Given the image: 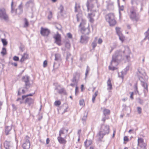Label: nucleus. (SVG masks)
<instances>
[{
	"label": "nucleus",
	"mask_w": 149,
	"mask_h": 149,
	"mask_svg": "<svg viewBox=\"0 0 149 149\" xmlns=\"http://www.w3.org/2000/svg\"><path fill=\"white\" fill-rule=\"evenodd\" d=\"M131 53V52L128 47L125 48L123 51H117L112 56V60L111 62V66H109L110 70H114L116 69L114 66L118 64V62L124 58L125 56L127 61L130 60V57L128 56Z\"/></svg>",
	"instance_id": "nucleus-1"
},
{
	"label": "nucleus",
	"mask_w": 149,
	"mask_h": 149,
	"mask_svg": "<svg viewBox=\"0 0 149 149\" xmlns=\"http://www.w3.org/2000/svg\"><path fill=\"white\" fill-rule=\"evenodd\" d=\"M109 132V125H101L100 131L97 135V138L99 141H101L104 136L108 134Z\"/></svg>",
	"instance_id": "nucleus-2"
},
{
	"label": "nucleus",
	"mask_w": 149,
	"mask_h": 149,
	"mask_svg": "<svg viewBox=\"0 0 149 149\" xmlns=\"http://www.w3.org/2000/svg\"><path fill=\"white\" fill-rule=\"evenodd\" d=\"M105 18L110 25H114L116 24V21L115 19L113 14L112 13L108 14L106 16Z\"/></svg>",
	"instance_id": "nucleus-3"
},
{
	"label": "nucleus",
	"mask_w": 149,
	"mask_h": 149,
	"mask_svg": "<svg viewBox=\"0 0 149 149\" xmlns=\"http://www.w3.org/2000/svg\"><path fill=\"white\" fill-rule=\"evenodd\" d=\"M0 19L8 22L9 20V17L6 14L5 9L3 8H0Z\"/></svg>",
	"instance_id": "nucleus-4"
},
{
	"label": "nucleus",
	"mask_w": 149,
	"mask_h": 149,
	"mask_svg": "<svg viewBox=\"0 0 149 149\" xmlns=\"http://www.w3.org/2000/svg\"><path fill=\"white\" fill-rule=\"evenodd\" d=\"M97 0H87L86 6L87 8L88 12H91L93 11V9L94 7V3H97Z\"/></svg>",
	"instance_id": "nucleus-5"
},
{
	"label": "nucleus",
	"mask_w": 149,
	"mask_h": 149,
	"mask_svg": "<svg viewBox=\"0 0 149 149\" xmlns=\"http://www.w3.org/2000/svg\"><path fill=\"white\" fill-rule=\"evenodd\" d=\"M136 10L133 8H132L130 10L129 15L131 19L137 21L139 19V15L136 13Z\"/></svg>",
	"instance_id": "nucleus-6"
},
{
	"label": "nucleus",
	"mask_w": 149,
	"mask_h": 149,
	"mask_svg": "<svg viewBox=\"0 0 149 149\" xmlns=\"http://www.w3.org/2000/svg\"><path fill=\"white\" fill-rule=\"evenodd\" d=\"M79 77V74L76 73L75 75H74L73 78L71 80L72 83H71L70 85L73 87L77 86L78 80Z\"/></svg>",
	"instance_id": "nucleus-7"
},
{
	"label": "nucleus",
	"mask_w": 149,
	"mask_h": 149,
	"mask_svg": "<svg viewBox=\"0 0 149 149\" xmlns=\"http://www.w3.org/2000/svg\"><path fill=\"white\" fill-rule=\"evenodd\" d=\"M29 137L26 136L24 139V142L22 147L23 149H29L30 146V143L29 140Z\"/></svg>",
	"instance_id": "nucleus-8"
},
{
	"label": "nucleus",
	"mask_w": 149,
	"mask_h": 149,
	"mask_svg": "<svg viewBox=\"0 0 149 149\" xmlns=\"http://www.w3.org/2000/svg\"><path fill=\"white\" fill-rule=\"evenodd\" d=\"M22 81L25 83V86L26 88L30 87L31 86V84H30L29 80V77L28 76H25L23 77H22Z\"/></svg>",
	"instance_id": "nucleus-9"
},
{
	"label": "nucleus",
	"mask_w": 149,
	"mask_h": 149,
	"mask_svg": "<svg viewBox=\"0 0 149 149\" xmlns=\"http://www.w3.org/2000/svg\"><path fill=\"white\" fill-rule=\"evenodd\" d=\"M40 33L43 36H47L50 33V31L47 28L41 27V28Z\"/></svg>",
	"instance_id": "nucleus-10"
},
{
	"label": "nucleus",
	"mask_w": 149,
	"mask_h": 149,
	"mask_svg": "<svg viewBox=\"0 0 149 149\" xmlns=\"http://www.w3.org/2000/svg\"><path fill=\"white\" fill-rule=\"evenodd\" d=\"M96 11H93L91 13H89L88 14L87 18L89 21L91 23H93L94 21V17L95 15V13Z\"/></svg>",
	"instance_id": "nucleus-11"
},
{
	"label": "nucleus",
	"mask_w": 149,
	"mask_h": 149,
	"mask_svg": "<svg viewBox=\"0 0 149 149\" xmlns=\"http://www.w3.org/2000/svg\"><path fill=\"white\" fill-rule=\"evenodd\" d=\"M138 145L141 148H146L147 144L144 141L143 139L142 138H138Z\"/></svg>",
	"instance_id": "nucleus-12"
},
{
	"label": "nucleus",
	"mask_w": 149,
	"mask_h": 149,
	"mask_svg": "<svg viewBox=\"0 0 149 149\" xmlns=\"http://www.w3.org/2000/svg\"><path fill=\"white\" fill-rule=\"evenodd\" d=\"M53 38L55 40V42L59 45H61V35L58 33H57L54 36Z\"/></svg>",
	"instance_id": "nucleus-13"
},
{
	"label": "nucleus",
	"mask_w": 149,
	"mask_h": 149,
	"mask_svg": "<svg viewBox=\"0 0 149 149\" xmlns=\"http://www.w3.org/2000/svg\"><path fill=\"white\" fill-rule=\"evenodd\" d=\"M139 79L141 82V84L142 86L144 88V93H146L148 91V85L146 83L142 81L143 78L142 77H140Z\"/></svg>",
	"instance_id": "nucleus-14"
},
{
	"label": "nucleus",
	"mask_w": 149,
	"mask_h": 149,
	"mask_svg": "<svg viewBox=\"0 0 149 149\" xmlns=\"http://www.w3.org/2000/svg\"><path fill=\"white\" fill-rule=\"evenodd\" d=\"M34 100L31 98H27L25 100V103L28 104L29 106L33 105Z\"/></svg>",
	"instance_id": "nucleus-15"
},
{
	"label": "nucleus",
	"mask_w": 149,
	"mask_h": 149,
	"mask_svg": "<svg viewBox=\"0 0 149 149\" xmlns=\"http://www.w3.org/2000/svg\"><path fill=\"white\" fill-rule=\"evenodd\" d=\"M89 39V37L86 36L85 35L81 36L80 42L82 43L86 44L87 42Z\"/></svg>",
	"instance_id": "nucleus-16"
},
{
	"label": "nucleus",
	"mask_w": 149,
	"mask_h": 149,
	"mask_svg": "<svg viewBox=\"0 0 149 149\" xmlns=\"http://www.w3.org/2000/svg\"><path fill=\"white\" fill-rule=\"evenodd\" d=\"M30 87H28L27 88H26V86L24 88H20L18 92V95H20L22 94H23L26 93L28 91V89Z\"/></svg>",
	"instance_id": "nucleus-17"
},
{
	"label": "nucleus",
	"mask_w": 149,
	"mask_h": 149,
	"mask_svg": "<svg viewBox=\"0 0 149 149\" xmlns=\"http://www.w3.org/2000/svg\"><path fill=\"white\" fill-rule=\"evenodd\" d=\"M129 66H127L124 69V70L121 72V74H120V73H118V76L120 77H121L122 79H123L124 75L125 74L126 72L129 70Z\"/></svg>",
	"instance_id": "nucleus-18"
},
{
	"label": "nucleus",
	"mask_w": 149,
	"mask_h": 149,
	"mask_svg": "<svg viewBox=\"0 0 149 149\" xmlns=\"http://www.w3.org/2000/svg\"><path fill=\"white\" fill-rule=\"evenodd\" d=\"M81 31L82 33L85 35H88L90 33V29L88 27L87 28L82 27L81 28Z\"/></svg>",
	"instance_id": "nucleus-19"
},
{
	"label": "nucleus",
	"mask_w": 149,
	"mask_h": 149,
	"mask_svg": "<svg viewBox=\"0 0 149 149\" xmlns=\"http://www.w3.org/2000/svg\"><path fill=\"white\" fill-rule=\"evenodd\" d=\"M23 6L22 3L19 5L18 8L15 10L16 13L18 14H20L23 12Z\"/></svg>",
	"instance_id": "nucleus-20"
},
{
	"label": "nucleus",
	"mask_w": 149,
	"mask_h": 149,
	"mask_svg": "<svg viewBox=\"0 0 149 149\" xmlns=\"http://www.w3.org/2000/svg\"><path fill=\"white\" fill-rule=\"evenodd\" d=\"M28 54L26 53H24L22 56V57L20 60L21 63L23 62L24 61L26 60L28 58Z\"/></svg>",
	"instance_id": "nucleus-21"
},
{
	"label": "nucleus",
	"mask_w": 149,
	"mask_h": 149,
	"mask_svg": "<svg viewBox=\"0 0 149 149\" xmlns=\"http://www.w3.org/2000/svg\"><path fill=\"white\" fill-rule=\"evenodd\" d=\"M34 0H29L25 3V6L28 8L30 6L33 5Z\"/></svg>",
	"instance_id": "nucleus-22"
},
{
	"label": "nucleus",
	"mask_w": 149,
	"mask_h": 149,
	"mask_svg": "<svg viewBox=\"0 0 149 149\" xmlns=\"http://www.w3.org/2000/svg\"><path fill=\"white\" fill-rule=\"evenodd\" d=\"M58 140V142L61 144H65L66 142V141L62 136H59L57 138Z\"/></svg>",
	"instance_id": "nucleus-23"
},
{
	"label": "nucleus",
	"mask_w": 149,
	"mask_h": 149,
	"mask_svg": "<svg viewBox=\"0 0 149 149\" xmlns=\"http://www.w3.org/2000/svg\"><path fill=\"white\" fill-rule=\"evenodd\" d=\"M12 129L11 126H6L5 134L6 135H8L10 134V131Z\"/></svg>",
	"instance_id": "nucleus-24"
},
{
	"label": "nucleus",
	"mask_w": 149,
	"mask_h": 149,
	"mask_svg": "<svg viewBox=\"0 0 149 149\" xmlns=\"http://www.w3.org/2000/svg\"><path fill=\"white\" fill-rule=\"evenodd\" d=\"M55 60L58 62H60L61 60V55L59 54H55Z\"/></svg>",
	"instance_id": "nucleus-25"
},
{
	"label": "nucleus",
	"mask_w": 149,
	"mask_h": 149,
	"mask_svg": "<svg viewBox=\"0 0 149 149\" xmlns=\"http://www.w3.org/2000/svg\"><path fill=\"white\" fill-rule=\"evenodd\" d=\"M55 90H57V92L59 94H66L65 91V89L63 88H61L60 89H59L57 87H56L55 88Z\"/></svg>",
	"instance_id": "nucleus-26"
},
{
	"label": "nucleus",
	"mask_w": 149,
	"mask_h": 149,
	"mask_svg": "<svg viewBox=\"0 0 149 149\" xmlns=\"http://www.w3.org/2000/svg\"><path fill=\"white\" fill-rule=\"evenodd\" d=\"M87 115L88 113L86 112H85L84 115L81 119L82 121H83V124H85L86 123L85 122L86 120Z\"/></svg>",
	"instance_id": "nucleus-27"
},
{
	"label": "nucleus",
	"mask_w": 149,
	"mask_h": 149,
	"mask_svg": "<svg viewBox=\"0 0 149 149\" xmlns=\"http://www.w3.org/2000/svg\"><path fill=\"white\" fill-rule=\"evenodd\" d=\"M92 141L91 140H86L84 142V144L85 146L86 147H88L92 144Z\"/></svg>",
	"instance_id": "nucleus-28"
},
{
	"label": "nucleus",
	"mask_w": 149,
	"mask_h": 149,
	"mask_svg": "<svg viewBox=\"0 0 149 149\" xmlns=\"http://www.w3.org/2000/svg\"><path fill=\"white\" fill-rule=\"evenodd\" d=\"M103 112L104 116H106L110 114V111L109 109H105L104 110Z\"/></svg>",
	"instance_id": "nucleus-29"
},
{
	"label": "nucleus",
	"mask_w": 149,
	"mask_h": 149,
	"mask_svg": "<svg viewBox=\"0 0 149 149\" xmlns=\"http://www.w3.org/2000/svg\"><path fill=\"white\" fill-rule=\"evenodd\" d=\"M97 37H96L95 38V40L92 42V46L93 49H94L95 47H96V41L97 40Z\"/></svg>",
	"instance_id": "nucleus-30"
},
{
	"label": "nucleus",
	"mask_w": 149,
	"mask_h": 149,
	"mask_svg": "<svg viewBox=\"0 0 149 149\" xmlns=\"http://www.w3.org/2000/svg\"><path fill=\"white\" fill-rule=\"evenodd\" d=\"M118 36L119 37L120 40H121L122 42H123L125 40V37L124 36L122 33L119 34Z\"/></svg>",
	"instance_id": "nucleus-31"
},
{
	"label": "nucleus",
	"mask_w": 149,
	"mask_h": 149,
	"mask_svg": "<svg viewBox=\"0 0 149 149\" xmlns=\"http://www.w3.org/2000/svg\"><path fill=\"white\" fill-rule=\"evenodd\" d=\"M86 21L85 20H82V22L80 23L79 27H81V28L82 27L85 28V25L86 24Z\"/></svg>",
	"instance_id": "nucleus-32"
},
{
	"label": "nucleus",
	"mask_w": 149,
	"mask_h": 149,
	"mask_svg": "<svg viewBox=\"0 0 149 149\" xmlns=\"http://www.w3.org/2000/svg\"><path fill=\"white\" fill-rule=\"evenodd\" d=\"M98 92L97 91H96L95 94L93 95V97L92 98V102L93 103H94V101L95 100V98L96 96L97 95Z\"/></svg>",
	"instance_id": "nucleus-33"
},
{
	"label": "nucleus",
	"mask_w": 149,
	"mask_h": 149,
	"mask_svg": "<svg viewBox=\"0 0 149 149\" xmlns=\"http://www.w3.org/2000/svg\"><path fill=\"white\" fill-rule=\"evenodd\" d=\"M11 13H13L14 12V8L15 7V6H13V1H12L11 2Z\"/></svg>",
	"instance_id": "nucleus-34"
},
{
	"label": "nucleus",
	"mask_w": 149,
	"mask_h": 149,
	"mask_svg": "<svg viewBox=\"0 0 149 149\" xmlns=\"http://www.w3.org/2000/svg\"><path fill=\"white\" fill-rule=\"evenodd\" d=\"M64 130H65V129L63 128L60 130L59 133V136H62V135L64 134Z\"/></svg>",
	"instance_id": "nucleus-35"
},
{
	"label": "nucleus",
	"mask_w": 149,
	"mask_h": 149,
	"mask_svg": "<svg viewBox=\"0 0 149 149\" xmlns=\"http://www.w3.org/2000/svg\"><path fill=\"white\" fill-rule=\"evenodd\" d=\"M4 146L6 149H10V145L9 143L7 142H6L4 144Z\"/></svg>",
	"instance_id": "nucleus-36"
},
{
	"label": "nucleus",
	"mask_w": 149,
	"mask_h": 149,
	"mask_svg": "<svg viewBox=\"0 0 149 149\" xmlns=\"http://www.w3.org/2000/svg\"><path fill=\"white\" fill-rule=\"evenodd\" d=\"M63 9L64 8L63 6L62 5H60L59 8V10H60L59 12L61 13L62 16V13H63Z\"/></svg>",
	"instance_id": "nucleus-37"
},
{
	"label": "nucleus",
	"mask_w": 149,
	"mask_h": 149,
	"mask_svg": "<svg viewBox=\"0 0 149 149\" xmlns=\"http://www.w3.org/2000/svg\"><path fill=\"white\" fill-rule=\"evenodd\" d=\"M1 53L3 56L6 55V49L4 47H3L2 48V50Z\"/></svg>",
	"instance_id": "nucleus-38"
},
{
	"label": "nucleus",
	"mask_w": 149,
	"mask_h": 149,
	"mask_svg": "<svg viewBox=\"0 0 149 149\" xmlns=\"http://www.w3.org/2000/svg\"><path fill=\"white\" fill-rule=\"evenodd\" d=\"M120 28L118 27H116V31L118 35L122 33L120 31Z\"/></svg>",
	"instance_id": "nucleus-39"
},
{
	"label": "nucleus",
	"mask_w": 149,
	"mask_h": 149,
	"mask_svg": "<svg viewBox=\"0 0 149 149\" xmlns=\"http://www.w3.org/2000/svg\"><path fill=\"white\" fill-rule=\"evenodd\" d=\"M56 28L57 29L61 31V29L62 26L59 24H56L55 25Z\"/></svg>",
	"instance_id": "nucleus-40"
},
{
	"label": "nucleus",
	"mask_w": 149,
	"mask_h": 149,
	"mask_svg": "<svg viewBox=\"0 0 149 149\" xmlns=\"http://www.w3.org/2000/svg\"><path fill=\"white\" fill-rule=\"evenodd\" d=\"M80 6L79 4H77V3L75 4V6L74 7L75 8V12H78V10H77V8H78L79 9H80Z\"/></svg>",
	"instance_id": "nucleus-41"
},
{
	"label": "nucleus",
	"mask_w": 149,
	"mask_h": 149,
	"mask_svg": "<svg viewBox=\"0 0 149 149\" xmlns=\"http://www.w3.org/2000/svg\"><path fill=\"white\" fill-rule=\"evenodd\" d=\"M79 105L80 106H84L85 104L84 103V99H82L80 100L79 101Z\"/></svg>",
	"instance_id": "nucleus-42"
},
{
	"label": "nucleus",
	"mask_w": 149,
	"mask_h": 149,
	"mask_svg": "<svg viewBox=\"0 0 149 149\" xmlns=\"http://www.w3.org/2000/svg\"><path fill=\"white\" fill-rule=\"evenodd\" d=\"M34 93L33 94H30L28 95H23L22 97V98L23 100H24L25 98L29 96H32L34 94Z\"/></svg>",
	"instance_id": "nucleus-43"
},
{
	"label": "nucleus",
	"mask_w": 149,
	"mask_h": 149,
	"mask_svg": "<svg viewBox=\"0 0 149 149\" xmlns=\"http://www.w3.org/2000/svg\"><path fill=\"white\" fill-rule=\"evenodd\" d=\"M2 42L4 45H6L7 44V42L5 39H1Z\"/></svg>",
	"instance_id": "nucleus-44"
},
{
	"label": "nucleus",
	"mask_w": 149,
	"mask_h": 149,
	"mask_svg": "<svg viewBox=\"0 0 149 149\" xmlns=\"http://www.w3.org/2000/svg\"><path fill=\"white\" fill-rule=\"evenodd\" d=\"M61 104V102L60 101H56L54 102L55 105L57 106H58L60 105Z\"/></svg>",
	"instance_id": "nucleus-45"
},
{
	"label": "nucleus",
	"mask_w": 149,
	"mask_h": 149,
	"mask_svg": "<svg viewBox=\"0 0 149 149\" xmlns=\"http://www.w3.org/2000/svg\"><path fill=\"white\" fill-rule=\"evenodd\" d=\"M90 70V68L88 66H87V68H86V73H85L86 76H87Z\"/></svg>",
	"instance_id": "nucleus-46"
},
{
	"label": "nucleus",
	"mask_w": 149,
	"mask_h": 149,
	"mask_svg": "<svg viewBox=\"0 0 149 149\" xmlns=\"http://www.w3.org/2000/svg\"><path fill=\"white\" fill-rule=\"evenodd\" d=\"M65 47L68 49H69L70 47V45L69 43L66 42L65 44Z\"/></svg>",
	"instance_id": "nucleus-47"
},
{
	"label": "nucleus",
	"mask_w": 149,
	"mask_h": 149,
	"mask_svg": "<svg viewBox=\"0 0 149 149\" xmlns=\"http://www.w3.org/2000/svg\"><path fill=\"white\" fill-rule=\"evenodd\" d=\"M52 13L51 11L49 12V14L48 16V18L49 19H50L52 17Z\"/></svg>",
	"instance_id": "nucleus-48"
},
{
	"label": "nucleus",
	"mask_w": 149,
	"mask_h": 149,
	"mask_svg": "<svg viewBox=\"0 0 149 149\" xmlns=\"http://www.w3.org/2000/svg\"><path fill=\"white\" fill-rule=\"evenodd\" d=\"M23 100L21 98H17L16 101L17 102H19L20 104H22L23 103Z\"/></svg>",
	"instance_id": "nucleus-49"
},
{
	"label": "nucleus",
	"mask_w": 149,
	"mask_h": 149,
	"mask_svg": "<svg viewBox=\"0 0 149 149\" xmlns=\"http://www.w3.org/2000/svg\"><path fill=\"white\" fill-rule=\"evenodd\" d=\"M64 106H65V109H64L63 112L62 113H64L65 112H66L67 111V110L68 108V106L67 104H64Z\"/></svg>",
	"instance_id": "nucleus-50"
},
{
	"label": "nucleus",
	"mask_w": 149,
	"mask_h": 149,
	"mask_svg": "<svg viewBox=\"0 0 149 149\" xmlns=\"http://www.w3.org/2000/svg\"><path fill=\"white\" fill-rule=\"evenodd\" d=\"M137 110L139 114H140L141 113L142 109L141 107H138L137 108Z\"/></svg>",
	"instance_id": "nucleus-51"
},
{
	"label": "nucleus",
	"mask_w": 149,
	"mask_h": 149,
	"mask_svg": "<svg viewBox=\"0 0 149 149\" xmlns=\"http://www.w3.org/2000/svg\"><path fill=\"white\" fill-rule=\"evenodd\" d=\"M13 59L15 61H18L19 60V58L16 56H15L13 58Z\"/></svg>",
	"instance_id": "nucleus-52"
},
{
	"label": "nucleus",
	"mask_w": 149,
	"mask_h": 149,
	"mask_svg": "<svg viewBox=\"0 0 149 149\" xmlns=\"http://www.w3.org/2000/svg\"><path fill=\"white\" fill-rule=\"evenodd\" d=\"M47 61L46 60L43 63V66L44 67H45L47 65Z\"/></svg>",
	"instance_id": "nucleus-53"
},
{
	"label": "nucleus",
	"mask_w": 149,
	"mask_h": 149,
	"mask_svg": "<svg viewBox=\"0 0 149 149\" xmlns=\"http://www.w3.org/2000/svg\"><path fill=\"white\" fill-rule=\"evenodd\" d=\"M19 49L20 51H21L22 52H23L24 50V47L22 45H21Z\"/></svg>",
	"instance_id": "nucleus-54"
},
{
	"label": "nucleus",
	"mask_w": 149,
	"mask_h": 149,
	"mask_svg": "<svg viewBox=\"0 0 149 149\" xmlns=\"http://www.w3.org/2000/svg\"><path fill=\"white\" fill-rule=\"evenodd\" d=\"M107 86L109 85H112L111 83V81L110 79H109L107 81Z\"/></svg>",
	"instance_id": "nucleus-55"
},
{
	"label": "nucleus",
	"mask_w": 149,
	"mask_h": 149,
	"mask_svg": "<svg viewBox=\"0 0 149 149\" xmlns=\"http://www.w3.org/2000/svg\"><path fill=\"white\" fill-rule=\"evenodd\" d=\"M124 7L123 6H121L119 7V13H120V11H123L124 10Z\"/></svg>",
	"instance_id": "nucleus-56"
},
{
	"label": "nucleus",
	"mask_w": 149,
	"mask_h": 149,
	"mask_svg": "<svg viewBox=\"0 0 149 149\" xmlns=\"http://www.w3.org/2000/svg\"><path fill=\"white\" fill-rule=\"evenodd\" d=\"M67 36L69 38H72V35L70 33H68Z\"/></svg>",
	"instance_id": "nucleus-57"
},
{
	"label": "nucleus",
	"mask_w": 149,
	"mask_h": 149,
	"mask_svg": "<svg viewBox=\"0 0 149 149\" xmlns=\"http://www.w3.org/2000/svg\"><path fill=\"white\" fill-rule=\"evenodd\" d=\"M102 42V40L101 38H99L98 40V43L99 44H101Z\"/></svg>",
	"instance_id": "nucleus-58"
},
{
	"label": "nucleus",
	"mask_w": 149,
	"mask_h": 149,
	"mask_svg": "<svg viewBox=\"0 0 149 149\" xmlns=\"http://www.w3.org/2000/svg\"><path fill=\"white\" fill-rule=\"evenodd\" d=\"M107 90H111L112 88V85H109L107 86Z\"/></svg>",
	"instance_id": "nucleus-59"
},
{
	"label": "nucleus",
	"mask_w": 149,
	"mask_h": 149,
	"mask_svg": "<svg viewBox=\"0 0 149 149\" xmlns=\"http://www.w3.org/2000/svg\"><path fill=\"white\" fill-rule=\"evenodd\" d=\"M29 23L26 19H25V26H28Z\"/></svg>",
	"instance_id": "nucleus-60"
},
{
	"label": "nucleus",
	"mask_w": 149,
	"mask_h": 149,
	"mask_svg": "<svg viewBox=\"0 0 149 149\" xmlns=\"http://www.w3.org/2000/svg\"><path fill=\"white\" fill-rule=\"evenodd\" d=\"M71 56V54L70 53H68L67 54V56L66 58V59L67 60H68V59L69 58V57Z\"/></svg>",
	"instance_id": "nucleus-61"
},
{
	"label": "nucleus",
	"mask_w": 149,
	"mask_h": 149,
	"mask_svg": "<svg viewBox=\"0 0 149 149\" xmlns=\"http://www.w3.org/2000/svg\"><path fill=\"white\" fill-rule=\"evenodd\" d=\"M124 140L125 141H128V138L127 136H125L124 137Z\"/></svg>",
	"instance_id": "nucleus-62"
},
{
	"label": "nucleus",
	"mask_w": 149,
	"mask_h": 149,
	"mask_svg": "<svg viewBox=\"0 0 149 149\" xmlns=\"http://www.w3.org/2000/svg\"><path fill=\"white\" fill-rule=\"evenodd\" d=\"M133 92L130 93V98L132 99H133Z\"/></svg>",
	"instance_id": "nucleus-63"
},
{
	"label": "nucleus",
	"mask_w": 149,
	"mask_h": 149,
	"mask_svg": "<svg viewBox=\"0 0 149 149\" xmlns=\"http://www.w3.org/2000/svg\"><path fill=\"white\" fill-rule=\"evenodd\" d=\"M11 65H13L15 67H16L17 66V64L16 63H12Z\"/></svg>",
	"instance_id": "nucleus-64"
}]
</instances>
